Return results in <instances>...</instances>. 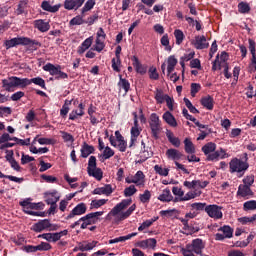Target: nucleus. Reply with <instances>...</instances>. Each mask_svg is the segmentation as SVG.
Instances as JSON below:
<instances>
[{
  "instance_id": "46",
  "label": "nucleus",
  "mask_w": 256,
  "mask_h": 256,
  "mask_svg": "<svg viewBox=\"0 0 256 256\" xmlns=\"http://www.w3.org/2000/svg\"><path fill=\"white\" fill-rule=\"evenodd\" d=\"M38 142L39 145H53V139L51 138H39V135H37L34 140L33 143Z\"/></svg>"
},
{
  "instance_id": "44",
  "label": "nucleus",
  "mask_w": 256,
  "mask_h": 256,
  "mask_svg": "<svg viewBox=\"0 0 256 256\" xmlns=\"http://www.w3.org/2000/svg\"><path fill=\"white\" fill-rule=\"evenodd\" d=\"M108 199H99V200H92L91 201V209H99V207H103V205L107 204Z\"/></svg>"
},
{
  "instance_id": "21",
  "label": "nucleus",
  "mask_w": 256,
  "mask_h": 256,
  "mask_svg": "<svg viewBox=\"0 0 256 256\" xmlns=\"http://www.w3.org/2000/svg\"><path fill=\"white\" fill-rule=\"evenodd\" d=\"M31 83H34V85H38V87H41L42 89H47L45 86V80L41 77L36 78H24V87H27L28 85H31Z\"/></svg>"
},
{
  "instance_id": "9",
  "label": "nucleus",
  "mask_w": 256,
  "mask_h": 256,
  "mask_svg": "<svg viewBox=\"0 0 256 256\" xmlns=\"http://www.w3.org/2000/svg\"><path fill=\"white\" fill-rule=\"evenodd\" d=\"M43 70L48 71V73H50V75L55 76L56 79H67L69 77L67 73L61 71V65L55 66L51 63H48L43 66Z\"/></svg>"
},
{
  "instance_id": "1",
  "label": "nucleus",
  "mask_w": 256,
  "mask_h": 256,
  "mask_svg": "<svg viewBox=\"0 0 256 256\" xmlns=\"http://www.w3.org/2000/svg\"><path fill=\"white\" fill-rule=\"evenodd\" d=\"M132 199H124L120 203L116 204L111 211L106 215V221H110L113 225H119L121 221H125V219H129L131 215H133V211L137 209V205L133 204ZM129 205H131L129 207ZM129 207V209H127ZM125 209H127L125 211Z\"/></svg>"
},
{
  "instance_id": "18",
  "label": "nucleus",
  "mask_w": 256,
  "mask_h": 256,
  "mask_svg": "<svg viewBox=\"0 0 256 256\" xmlns=\"http://www.w3.org/2000/svg\"><path fill=\"white\" fill-rule=\"evenodd\" d=\"M45 201L47 205L49 204H57V201H59V193L57 190H53L52 192H45L44 193Z\"/></svg>"
},
{
  "instance_id": "36",
  "label": "nucleus",
  "mask_w": 256,
  "mask_h": 256,
  "mask_svg": "<svg viewBox=\"0 0 256 256\" xmlns=\"http://www.w3.org/2000/svg\"><path fill=\"white\" fill-rule=\"evenodd\" d=\"M216 149L217 144L213 142H208L202 147V152L204 153V155H207V157H209V155H211Z\"/></svg>"
},
{
  "instance_id": "16",
  "label": "nucleus",
  "mask_w": 256,
  "mask_h": 256,
  "mask_svg": "<svg viewBox=\"0 0 256 256\" xmlns=\"http://www.w3.org/2000/svg\"><path fill=\"white\" fill-rule=\"evenodd\" d=\"M85 0H65L64 8L68 11H73V9L77 10L79 7L83 6Z\"/></svg>"
},
{
  "instance_id": "57",
  "label": "nucleus",
  "mask_w": 256,
  "mask_h": 256,
  "mask_svg": "<svg viewBox=\"0 0 256 256\" xmlns=\"http://www.w3.org/2000/svg\"><path fill=\"white\" fill-rule=\"evenodd\" d=\"M95 7V0H88L82 8V15H85L87 11H91Z\"/></svg>"
},
{
  "instance_id": "23",
  "label": "nucleus",
  "mask_w": 256,
  "mask_h": 256,
  "mask_svg": "<svg viewBox=\"0 0 256 256\" xmlns=\"http://www.w3.org/2000/svg\"><path fill=\"white\" fill-rule=\"evenodd\" d=\"M34 27L35 29H38L41 33H47L49 29H51V25H49V22H45V20L39 19L34 21Z\"/></svg>"
},
{
  "instance_id": "38",
  "label": "nucleus",
  "mask_w": 256,
  "mask_h": 256,
  "mask_svg": "<svg viewBox=\"0 0 256 256\" xmlns=\"http://www.w3.org/2000/svg\"><path fill=\"white\" fill-rule=\"evenodd\" d=\"M238 223L240 225H251L253 223H256V214L252 216H244L237 219Z\"/></svg>"
},
{
  "instance_id": "64",
  "label": "nucleus",
  "mask_w": 256,
  "mask_h": 256,
  "mask_svg": "<svg viewBox=\"0 0 256 256\" xmlns=\"http://www.w3.org/2000/svg\"><path fill=\"white\" fill-rule=\"evenodd\" d=\"M51 244L47 242H41L39 245L36 246L37 251H50Z\"/></svg>"
},
{
  "instance_id": "11",
  "label": "nucleus",
  "mask_w": 256,
  "mask_h": 256,
  "mask_svg": "<svg viewBox=\"0 0 256 256\" xmlns=\"http://www.w3.org/2000/svg\"><path fill=\"white\" fill-rule=\"evenodd\" d=\"M205 213H207L208 217H210L211 219H223V207L217 204L207 205L205 207Z\"/></svg>"
},
{
  "instance_id": "32",
  "label": "nucleus",
  "mask_w": 256,
  "mask_h": 256,
  "mask_svg": "<svg viewBox=\"0 0 256 256\" xmlns=\"http://www.w3.org/2000/svg\"><path fill=\"white\" fill-rule=\"evenodd\" d=\"M201 105L205 107V109H208V111H213L215 101L213 100V97L208 95L201 99Z\"/></svg>"
},
{
  "instance_id": "43",
  "label": "nucleus",
  "mask_w": 256,
  "mask_h": 256,
  "mask_svg": "<svg viewBox=\"0 0 256 256\" xmlns=\"http://www.w3.org/2000/svg\"><path fill=\"white\" fill-rule=\"evenodd\" d=\"M174 37L176 39V45H181L185 40V34L180 29L174 31Z\"/></svg>"
},
{
  "instance_id": "48",
  "label": "nucleus",
  "mask_w": 256,
  "mask_h": 256,
  "mask_svg": "<svg viewBox=\"0 0 256 256\" xmlns=\"http://www.w3.org/2000/svg\"><path fill=\"white\" fill-rule=\"evenodd\" d=\"M151 135L154 139H159V134L161 133V124L150 126Z\"/></svg>"
},
{
  "instance_id": "27",
  "label": "nucleus",
  "mask_w": 256,
  "mask_h": 256,
  "mask_svg": "<svg viewBox=\"0 0 256 256\" xmlns=\"http://www.w3.org/2000/svg\"><path fill=\"white\" fill-rule=\"evenodd\" d=\"M133 179L134 185H137V187L145 186V174L143 173V171H137L136 174L133 176Z\"/></svg>"
},
{
  "instance_id": "54",
  "label": "nucleus",
  "mask_w": 256,
  "mask_h": 256,
  "mask_svg": "<svg viewBox=\"0 0 256 256\" xmlns=\"http://www.w3.org/2000/svg\"><path fill=\"white\" fill-rule=\"evenodd\" d=\"M137 193V188L135 185H130L129 187L124 189V197H133Z\"/></svg>"
},
{
  "instance_id": "2",
  "label": "nucleus",
  "mask_w": 256,
  "mask_h": 256,
  "mask_svg": "<svg viewBox=\"0 0 256 256\" xmlns=\"http://www.w3.org/2000/svg\"><path fill=\"white\" fill-rule=\"evenodd\" d=\"M6 49L17 47V45H24L29 47L30 51H37L41 47V43L37 40H33L29 37H16L10 40H6L4 43Z\"/></svg>"
},
{
  "instance_id": "7",
  "label": "nucleus",
  "mask_w": 256,
  "mask_h": 256,
  "mask_svg": "<svg viewBox=\"0 0 256 256\" xmlns=\"http://www.w3.org/2000/svg\"><path fill=\"white\" fill-rule=\"evenodd\" d=\"M103 211H98V212H91L84 217H81L79 221H82L81 224V229H87L89 225H95V223L99 222V218L102 217Z\"/></svg>"
},
{
  "instance_id": "10",
  "label": "nucleus",
  "mask_w": 256,
  "mask_h": 256,
  "mask_svg": "<svg viewBox=\"0 0 256 256\" xmlns=\"http://www.w3.org/2000/svg\"><path fill=\"white\" fill-rule=\"evenodd\" d=\"M69 234V230H62L60 232L55 233H44L38 235V239H45L48 243H57V241L61 240V237H65Z\"/></svg>"
},
{
  "instance_id": "39",
  "label": "nucleus",
  "mask_w": 256,
  "mask_h": 256,
  "mask_svg": "<svg viewBox=\"0 0 256 256\" xmlns=\"http://www.w3.org/2000/svg\"><path fill=\"white\" fill-rule=\"evenodd\" d=\"M166 137L169 143H171V145H173L174 147H181V140L175 137V134H173V132L171 131L166 132Z\"/></svg>"
},
{
  "instance_id": "15",
  "label": "nucleus",
  "mask_w": 256,
  "mask_h": 256,
  "mask_svg": "<svg viewBox=\"0 0 256 256\" xmlns=\"http://www.w3.org/2000/svg\"><path fill=\"white\" fill-rule=\"evenodd\" d=\"M131 61L136 73L139 75H145L147 73V66L143 65L137 56H133Z\"/></svg>"
},
{
  "instance_id": "61",
  "label": "nucleus",
  "mask_w": 256,
  "mask_h": 256,
  "mask_svg": "<svg viewBox=\"0 0 256 256\" xmlns=\"http://www.w3.org/2000/svg\"><path fill=\"white\" fill-rule=\"evenodd\" d=\"M27 3L28 2L26 0L19 2L18 8L16 10L17 15H23V13H25V9H27Z\"/></svg>"
},
{
  "instance_id": "24",
  "label": "nucleus",
  "mask_w": 256,
  "mask_h": 256,
  "mask_svg": "<svg viewBox=\"0 0 256 256\" xmlns=\"http://www.w3.org/2000/svg\"><path fill=\"white\" fill-rule=\"evenodd\" d=\"M91 45H93V37L90 36L87 39H85L82 44L78 47L77 49V54L78 55H83V53H85V51H87Z\"/></svg>"
},
{
  "instance_id": "63",
  "label": "nucleus",
  "mask_w": 256,
  "mask_h": 256,
  "mask_svg": "<svg viewBox=\"0 0 256 256\" xmlns=\"http://www.w3.org/2000/svg\"><path fill=\"white\" fill-rule=\"evenodd\" d=\"M201 91V84L199 83H192L191 84V96L195 97Z\"/></svg>"
},
{
  "instance_id": "55",
  "label": "nucleus",
  "mask_w": 256,
  "mask_h": 256,
  "mask_svg": "<svg viewBox=\"0 0 256 256\" xmlns=\"http://www.w3.org/2000/svg\"><path fill=\"white\" fill-rule=\"evenodd\" d=\"M154 171L158 174L161 175L162 177H167L169 175V169L163 168L159 165L154 166Z\"/></svg>"
},
{
  "instance_id": "58",
  "label": "nucleus",
  "mask_w": 256,
  "mask_h": 256,
  "mask_svg": "<svg viewBox=\"0 0 256 256\" xmlns=\"http://www.w3.org/2000/svg\"><path fill=\"white\" fill-rule=\"evenodd\" d=\"M148 75L153 81H157V79H159V73H157V68L155 66L149 68Z\"/></svg>"
},
{
  "instance_id": "26",
  "label": "nucleus",
  "mask_w": 256,
  "mask_h": 256,
  "mask_svg": "<svg viewBox=\"0 0 256 256\" xmlns=\"http://www.w3.org/2000/svg\"><path fill=\"white\" fill-rule=\"evenodd\" d=\"M184 151L188 155L195 154L196 148H195V144H193V141L191 140V138L184 139Z\"/></svg>"
},
{
  "instance_id": "49",
  "label": "nucleus",
  "mask_w": 256,
  "mask_h": 256,
  "mask_svg": "<svg viewBox=\"0 0 256 256\" xmlns=\"http://www.w3.org/2000/svg\"><path fill=\"white\" fill-rule=\"evenodd\" d=\"M113 155H115V151H113V149H111V147L106 146L102 153V158L104 160L111 159V157H113Z\"/></svg>"
},
{
  "instance_id": "30",
  "label": "nucleus",
  "mask_w": 256,
  "mask_h": 256,
  "mask_svg": "<svg viewBox=\"0 0 256 256\" xmlns=\"http://www.w3.org/2000/svg\"><path fill=\"white\" fill-rule=\"evenodd\" d=\"M41 7H42L43 11H48V13H57V11H59V9H61V4L51 6L49 1H43L41 4Z\"/></svg>"
},
{
  "instance_id": "47",
  "label": "nucleus",
  "mask_w": 256,
  "mask_h": 256,
  "mask_svg": "<svg viewBox=\"0 0 256 256\" xmlns=\"http://www.w3.org/2000/svg\"><path fill=\"white\" fill-rule=\"evenodd\" d=\"M6 159H7V161H9V163L14 171H21V166L15 160V158H13V156H6Z\"/></svg>"
},
{
  "instance_id": "17",
  "label": "nucleus",
  "mask_w": 256,
  "mask_h": 256,
  "mask_svg": "<svg viewBox=\"0 0 256 256\" xmlns=\"http://www.w3.org/2000/svg\"><path fill=\"white\" fill-rule=\"evenodd\" d=\"M227 157V152L225 149L220 148L217 151H213L212 154L207 156V161H219V159H225Z\"/></svg>"
},
{
  "instance_id": "3",
  "label": "nucleus",
  "mask_w": 256,
  "mask_h": 256,
  "mask_svg": "<svg viewBox=\"0 0 256 256\" xmlns=\"http://www.w3.org/2000/svg\"><path fill=\"white\" fill-rule=\"evenodd\" d=\"M230 173H238V177H243L245 172L249 169V163L233 158L229 163Z\"/></svg>"
},
{
  "instance_id": "31",
  "label": "nucleus",
  "mask_w": 256,
  "mask_h": 256,
  "mask_svg": "<svg viewBox=\"0 0 256 256\" xmlns=\"http://www.w3.org/2000/svg\"><path fill=\"white\" fill-rule=\"evenodd\" d=\"M158 200L162 201V203H170L173 201V195L171 194V190L168 188L164 189L162 193L158 196Z\"/></svg>"
},
{
  "instance_id": "35",
  "label": "nucleus",
  "mask_w": 256,
  "mask_h": 256,
  "mask_svg": "<svg viewBox=\"0 0 256 256\" xmlns=\"http://www.w3.org/2000/svg\"><path fill=\"white\" fill-rule=\"evenodd\" d=\"M162 119L168 124L170 125V127H177V120L175 119V116H173V114H171V112L166 111L163 116Z\"/></svg>"
},
{
  "instance_id": "20",
  "label": "nucleus",
  "mask_w": 256,
  "mask_h": 256,
  "mask_svg": "<svg viewBox=\"0 0 256 256\" xmlns=\"http://www.w3.org/2000/svg\"><path fill=\"white\" fill-rule=\"evenodd\" d=\"M166 157L170 161H174L175 164V161H179V159L183 157V153H181L179 150L175 148H170L166 151Z\"/></svg>"
},
{
  "instance_id": "13",
  "label": "nucleus",
  "mask_w": 256,
  "mask_h": 256,
  "mask_svg": "<svg viewBox=\"0 0 256 256\" xmlns=\"http://www.w3.org/2000/svg\"><path fill=\"white\" fill-rule=\"evenodd\" d=\"M85 213H87V205L85 203H80L72 209L66 219H73L74 217H77L79 215H85Z\"/></svg>"
},
{
  "instance_id": "25",
  "label": "nucleus",
  "mask_w": 256,
  "mask_h": 256,
  "mask_svg": "<svg viewBox=\"0 0 256 256\" xmlns=\"http://www.w3.org/2000/svg\"><path fill=\"white\" fill-rule=\"evenodd\" d=\"M84 115H85V105H83V103H80L78 105V109L73 110L69 114V119H70V121H75V119H77V117H83Z\"/></svg>"
},
{
  "instance_id": "53",
  "label": "nucleus",
  "mask_w": 256,
  "mask_h": 256,
  "mask_svg": "<svg viewBox=\"0 0 256 256\" xmlns=\"http://www.w3.org/2000/svg\"><path fill=\"white\" fill-rule=\"evenodd\" d=\"M141 203H149L151 201V191L145 190L143 194L139 195Z\"/></svg>"
},
{
  "instance_id": "41",
  "label": "nucleus",
  "mask_w": 256,
  "mask_h": 256,
  "mask_svg": "<svg viewBox=\"0 0 256 256\" xmlns=\"http://www.w3.org/2000/svg\"><path fill=\"white\" fill-rule=\"evenodd\" d=\"M218 231L223 232V235L226 236V239H231V237H233V228H231L229 225L220 227Z\"/></svg>"
},
{
  "instance_id": "42",
  "label": "nucleus",
  "mask_w": 256,
  "mask_h": 256,
  "mask_svg": "<svg viewBox=\"0 0 256 256\" xmlns=\"http://www.w3.org/2000/svg\"><path fill=\"white\" fill-rule=\"evenodd\" d=\"M141 135V129L137 127H132L131 128V144L130 147H133V144L137 141V137Z\"/></svg>"
},
{
  "instance_id": "50",
  "label": "nucleus",
  "mask_w": 256,
  "mask_h": 256,
  "mask_svg": "<svg viewBox=\"0 0 256 256\" xmlns=\"http://www.w3.org/2000/svg\"><path fill=\"white\" fill-rule=\"evenodd\" d=\"M238 11L239 13H243V14L249 13L251 11V7L247 2H240L238 4Z\"/></svg>"
},
{
  "instance_id": "14",
  "label": "nucleus",
  "mask_w": 256,
  "mask_h": 256,
  "mask_svg": "<svg viewBox=\"0 0 256 256\" xmlns=\"http://www.w3.org/2000/svg\"><path fill=\"white\" fill-rule=\"evenodd\" d=\"M192 45H194L195 49H207L209 47L207 38L204 35L195 36L194 40L192 41Z\"/></svg>"
},
{
  "instance_id": "52",
  "label": "nucleus",
  "mask_w": 256,
  "mask_h": 256,
  "mask_svg": "<svg viewBox=\"0 0 256 256\" xmlns=\"http://www.w3.org/2000/svg\"><path fill=\"white\" fill-rule=\"evenodd\" d=\"M244 211H255L256 209V201L250 200L243 204Z\"/></svg>"
},
{
  "instance_id": "33",
  "label": "nucleus",
  "mask_w": 256,
  "mask_h": 256,
  "mask_svg": "<svg viewBox=\"0 0 256 256\" xmlns=\"http://www.w3.org/2000/svg\"><path fill=\"white\" fill-rule=\"evenodd\" d=\"M98 244V241L83 242L79 243L78 249L79 251H91L92 249H95V247H97Z\"/></svg>"
},
{
  "instance_id": "40",
  "label": "nucleus",
  "mask_w": 256,
  "mask_h": 256,
  "mask_svg": "<svg viewBox=\"0 0 256 256\" xmlns=\"http://www.w3.org/2000/svg\"><path fill=\"white\" fill-rule=\"evenodd\" d=\"M118 87L119 89H123L125 93H129V90L131 89V84L129 83V80L123 78V76L120 75Z\"/></svg>"
},
{
  "instance_id": "51",
  "label": "nucleus",
  "mask_w": 256,
  "mask_h": 256,
  "mask_svg": "<svg viewBox=\"0 0 256 256\" xmlns=\"http://www.w3.org/2000/svg\"><path fill=\"white\" fill-rule=\"evenodd\" d=\"M105 49V40L96 38V44L94 45V51L101 53Z\"/></svg>"
},
{
  "instance_id": "6",
  "label": "nucleus",
  "mask_w": 256,
  "mask_h": 256,
  "mask_svg": "<svg viewBox=\"0 0 256 256\" xmlns=\"http://www.w3.org/2000/svg\"><path fill=\"white\" fill-rule=\"evenodd\" d=\"M2 87L5 91L11 92L14 87H25V78H19L17 76L9 77L2 80Z\"/></svg>"
},
{
  "instance_id": "45",
  "label": "nucleus",
  "mask_w": 256,
  "mask_h": 256,
  "mask_svg": "<svg viewBox=\"0 0 256 256\" xmlns=\"http://www.w3.org/2000/svg\"><path fill=\"white\" fill-rule=\"evenodd\" d=\"M201 195V191H189L188 193L183 196L184 201H191V199H195L196 197H199Z\"/></svg>"
},
{
  "instance_id": "19",
  "label": "nucleus",
  "mask_w": 256,
  "mask_h": 256,
  "mask_svg": "<svg viewBox=\"0 0 256 256\" xmlns=\"http://www.w3.org/2000/svg\"><path fill=\"white\" fill-rule=\"evenodd\" d=\"M237 195L249 199V197H253V190H251V186L240 184L238 187Z\"/></svg>"
},
{
  "instance_id": "60",
  "label": "nucleus",
  "mask_w": 256,
  "mask_h": 256,
  "mask_svg": "<svg viewBox=\"0 0 256 256\" xmlns=\"http://www.w3.org/2000/svg\"><path fill=\"white\" fill-rule=\"evenodd\" d=\"M41 179H43L45 183H59V179H57V177L47 174H42Z\"/></svg>"
},
{
  "instance_id": "8",
  "label": "nucleus",
  "mask_w": 256,
  "mask_h": 256,
  "mask_svg": "<svg viewBox=\"0 0 256 256\" xmlns=\"http://www.w3.org/2000/svg\"><path fill=\"white\" fill-rule=\"evenodd\" d=\"M115 137L110 136V145H112V147H116V149H118L121 153H125L127 151V141H125V138L123 135H121L119 130L115 132Z\"/></svg>"
},
{
  "instance_id": "22",
  "label": "nucleus",
  "mask_w": 256,
  "mask_h": 256,
  "mask_svg": "<svg viewBox=\"0 0 256 256\" xmlns=\"http://www.w3.org/2000/svg\"><path fill=\"white\" fill-rule=\"evenodd\" d=\"M111 193H113V187L111 186V184H106L103 187L95 188L93 190V195H106L107 197H109Z\"/></svg>"
},
{
  "instance_id": "56",
  "label": "nucleus",
  "mask_w": 256,
  "mask_h": 256,
  "mask_svg": "<svg viewBox=\"0 0 256 256\" xmlns=\"http://www.w3.org/2000/svg\"><path fill=\"white\" fill-rule=\"evenodd\" d=\"M155 125H161V120L159 119V115H157V113H152L150 115L149 126L153 127Z\"/></svg>"
},
{
  "instance_id": "34",
  "label": "nucleus",
  "mask_w": 256,
  "mask_h": 256,
  "mask_svg": "<svg viewBox=\"0 0 256 256\" xmlns=\"http://www.w3.org/2000/svg\"><path fill=\"white\" fill-rule=\"evenodd\" d=\"M167 97H169V95L164 94L163 90L156 89L154 99L158 105H163V103L167 101Z\"/></svg>"
},
{
  "instance_id": "5",
  "label": "nucleus",
  "mask_w": 256,
  "mask_h": 256,
  "mask_svg": "<svg viewBox=\"0 0 256 256\" xmlns=\"http://www.w3.org/2000/svg\"><path fill=\"white\" fill-rule=\"evenodd\" d=\"M32 231L41 233L42 231H59V225L52 224L49 219L40 220L32 226Z\"/></svg>"
},
{
  "instance_id": "29",
  "label": "nucleus",
  "mask_w": 256,
  "mask_h": 256,
  "mask_svg": "<svg viewBox=\"0 0 256 256\" xmlns=\"http://www.w3.org/2000/svg\"><path fill=\"white\" fill-rule=\"evenodd\" d=\"M133 237H137V232L111 239L109 240V245H113L115 243H125V241H129V239H133Z\"/></svg>"
},
{
  "instance_id": "59",
  "label": "nucleus",
  "mask_w": 256,
  "mask_h": 256,
  "mask_svg": "<svg viewBox=\"0 0 256 256\" xmlns=\"http://www.w3.org/2000/svg\"><path fill=\"white\" fill-rule=\"evenodd\" d=\"M112 69L116 71V73L121 72V58L112 59Z\"/></svg>"
},
{
  "instance_id": "62",
  "label": "nucleus",
  "mask_w": 256,
  "mask_h": 256,
  "mask_svg": "<svg viewBox=\"0 0 256 256\" xmlns=\"http://www.w3.org/2000/svg\"><path fill=\"white\" fill-rule=\"evenodd\" d=\"M69 105H71V101L66 100L60 110L61 117H67V113H69Z\"/></svg>"
},
{
  "instance_id": "4",
  "label": "nucleus",
  "mask_w": 256,
  "mask_h": 256,
  "mask_svg": "<svg viewBox=\"0 0 256 256\" xmlns=\"http://www.w3.org/2000/svg\"><path fill=\"white\" fill-rule=\"evenodd\" d=\"M87 173L90 177H94L96 181H101V179H103V170L97 168V158L95 156L89 158Z\"/></svg>"
},
{
  "instance_id": "12",
  "label": "nucleus",
  "mask_w": 256,
  "mask_h": 256,
  "mask_svg": "<svg viewBox=\"0 0 256 256\" xmlns=\"http://www.w3.org/2000/svg\"><path fill=\"white\" fill-rule=\"evenodd\" d=\"M228 60L229 55L227 54V52H222L220 56L218 55L213 62L212 71H221L223 67L229 66V64L227 63Z\"/></svg>"
},
{
  "instance_id": "28",
  "label": "nucleus",
  "mask_w": 256,
  "mask_h": 256,
  "mask_svg": "<svg viewBox=\"0 0 256 256\" xmlns=\"http://www.w3.org/2000/svg\"><path fill=\"white\" fill-rule=\"evenodd\" d=\"M80 151L81 157H83V159H87L89 155L95 152V147L87 144V142H84Z\"/></svg>"
},
{
  "instance_id": "37",
  "label": "nucleus",
  "mask_w": 256,
  "mask_h": 256,
  "mask_svg": "<svg viewBox=\"0 0 256 256\" xmlns=\"http://www.w3.org/2000/svg\"><path fill=\"white\" fill-rule=\"evenodd\" d=\"M177 58H175V56H169L167 59V71H168V75H171V73H173V71H175V67H177Z\"/></svg>"
}]
</instances>
